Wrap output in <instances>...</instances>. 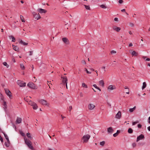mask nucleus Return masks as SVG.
<instances>
[{
  "mask_svg": "<svg viewBox=\"0 0 150 150\" xmlns=\"http://www.w3.org/2000/svg\"><path fill=\"white\" fill-rule=\"evenodd\" d=\"M24 140L25 144L27 145L28 148L32 150H33L34 149L32 145L31 142L27 139L24 138Z\"/></svg>",
  "mask_w": 150,
  "mask_h": 150,
  "instance_id": "1",
  "label": "nucleus"
},
{
  "mask_svg": "<svg viewBox=\"0 0 150 150\" xmlns=\"http://www.w3.org/2000/svg\"><path fill=\"white\" fill-rule=\"evenodd\" d=\"M27 86L33 89H36L38 88L37 86L32 82H29L27 84Z\"/></svg>",
  "mask_w": 150,
  "mask_h": 150,
  "instance_id": "2",
  "label": "nucleus"
},
{
  "mask_svg": "<svg viewBox=\"0 0 150 150\" xmlns=\"http://www.w3.org/2000/svg\"><path fill=\"white\" fill-rule=\"evenodd\" d=\"M90 135L88 134L84 135L82 138V139L83 140V143L87 142L90 138Z\"/></svg>",
  "mask_w": 150,
  "mask_h": 150,
  "instance_id": "3",
  "label": "nucleus"
},
{
  "mask_svg": "<svg viewBox=\"0 0 150 150\" xmlns=\"http://www.w3.org/2000/svg\"><path fill=\"white\" fill-rule=\"evenodd\" d=\"M29 104L33 106V108L34 110H36L38 107L37 104L35 103L32 102L31 100L29 101Z\"/></svg>",
  "mask_w": 150,
  "mask_h": 150,
  "instance_id": "4",
  "label": "nucleus"
},
{
  "mask_svg": "<svg viewBox=\"0 0 150 150\" xmlns=\"http://www.w3.org/2000/svg\"><path fill=\"white\" fill-rule=\"evenodd\" d=\"M61 78L62 79V82L63 85H66V87L67 88V79L66 76L64 77H61Z\"/></svg>",
  "mask_w": 150,
  "mask_h": 150,
  "instance_id": "5",
  "label": "nucleus"
},
{
  "mask_svg": "<svg viewBox=\"0 0 150 150\" xmlns=\"http://www.w3.org/2000/svg\"><path fill=\"white\" fill-rule=\"evenodd\" d=\"M17 83L20 87H24L26 86V83L23 81L18 80Z\"/></svg>",
  "mask_w": 150,
  "mask_h": 150,
  "instance_id": "6",
  "label": "nucleus"
},
{
  "mask_svg": "<svg viewBox=\"0 0 150 150\" xmlns=\"http://www.w3.org/2000/svg\"><path fill=\"white\" fill-rule=\"evenodd\" d=\"M4 90L6 95L8 96L10 98H11V97L12 96L11 91L7 88H5Z\"/></svg>",
  "mask_w": 150,
  "mask_h": 150,
  "instance_id": "7",
  "label": "nucleus"
},
{
  "mask_svg": "<svg viewBox=\"0 0 150 150\" xmlns=\"http://www.w3.org/2000/svg\"><path fill=\"white\" fill-rule=\"evenodd\" d=\"M62 40L64 43L66 45H68L69 43V41L67 38L64 37L62 38Z\"/></svg>",
  "mask_w": 150,
  "mask_h": 150,
  "instance_id": "8",
  "label": "nucleus"
},
{
  "mask_svg": "<svg viewBox=\"0 0 150 150\" xmlns=\"http://www.w3.org/2000/svg\"><path fill=\"white\" fill-rule=\"evenodd\" d=\"M39 102L43 105L48 106L49 104H47V102L46 100L41 99L40 100Z\"/></svg>",
  "mask_w": 150,
  "mask_h": 150,
  "instance_id": "9",
  "label": "nucleus"
},
{
  "mask_svg": "<svg viewBox=\"0 0 150 150\" xmlns=\"http://www.w3.org/2000/svg\"><path fill=\"white\" fill-rule=\"evenodd\" d=\"M33 14L34 17L35 19H36L37 20L41 18L39 13L38 14H37L35 12H34Z\"/></svg>",
  "mask_w": 150,
  "mask_h": 150,
  "instance_id": "10",
  "label": "nucleus"
},
{
  "mask_svg": "<svg viewBox=\"0 0 150 150\" xmlns=\"http://www.w3.org/2000/svg\"><path fill=\"white\" fill-rule=\"evenodd\" d=\"M144 138V135L142 134H141L139 136H138L137 138L136 142H138L140 140L143 139Z\"/></svg>",
  "mask_w": 150,
  "mask_h": 150,
  "instance_id": "11",
  "label": "nucleus"
},
{
  "mask_svg": "<svg viewBox=\"0 0 150 150\" xmlns=\"http://www.w3.org/2000/svg\"><path fill=\"white\" fill-rule=\"evenodd\" d=\"M37 11L40 13H46L47 12V11L41 8H38L37 10Z\"/></svg>",
  "mask_w": 150,
  "mask_h": 150,
  "instance_id": "12",
  "label": "nucleus"
},
{
  "mask_svg": "<svg viewBox=\"0 0 150 150\" xmlns=\"http://www.w3.org/2000/svg\"><path fill=\"white\" fill-rule=\"evenodd\" d=\"M112 28L114 30L117 32H119L121 30L120 28L117 27L116 26H113L112 27Z\"/></svg>",
  "mask_w": 150,
  "mask_h": 150,
  "instance_id": "13",
  "label": "nucleus"
},
{
  "mask_svg": "<svg viewBox=\"0 0 150 150\" xmlns=\"http://www.w3.org/2000/svg\"><path fill=\"white\" fill-rule=\"evenodd\" d=\"M121 116V112L120 111H118V113L116 114L115 116V117L118 119L120 118Z\"/></svg>",
  "mask_w": 150,
  "mask_h": 150,
  "instance_id": "14",
  "label": "nucleus"
},
{
  "mask_svg": "<svg viewBox=\"0 0 150 150\" xmlns=\"http://www.w3.org/2000/svg\"><path fill=\"white\" fill-rule=\"evenodd\" d=\"M107 129L108 132V133L112 134V133L114 131V130L111 127H110L108 128Z\"/></svg>",
  "mask_w": 150,
  "mask_h": 150,
  "instance_id": "15",
  "label": "nucleus"
},
{
  "mask_svg": "<svg viewBox=\"0 0 150 150\" xmlns=\"http://www.w3.org/2000/svg\"><path fill=\"white\" fill-rule=\"evenodd\" d=\"M12 46L13 47V49L14 50L17 52L19 51V49L18 47L17 46L14 45H12Z\"/></svg>",
  "mask_w": 150,
  "mask_h": 150,
  "instance_id": "16",
  "label": "nucleus"
},
{
  "mask_svg": "<svg viewBox=\"0 0 150 150\" xmlns=\"http://www.w3.org/2000/svg\"><path fill=\"white\" fill-rule=\"evenodd\" d=\"M115 89L116 87L115 86H113L112 85L109 86L108 88V89L110 90H113Z\"/></svg>",
  "mask_w": 150,
  "mask_h": 150,
  "instance_id": "17",
  "label": "nucleus"
},
{
  "mask_svg": "<svg viewBox=\"0 0 150 150\" xmlns=\"http://www.w3.org/2000/svg\"><path fill=\"white\" fill-rule=\"evenodd\" d=\"M2 133L4 134L5 138L7 140V142H8V143H10V142L9 140L8 137L7 135L4 132H2Z\"/></svg>",
  "mask_w": 150,
  "mask_h": 150,
  "instance_id": "18",
  "label": "nucleus"
},
{
  "mask_svg": "<svg viewBox=\"0 0 150 150\" xmlns=\"http://www.w3.org/2000/svg\"><path fill=\"white\" fill-rule=\"evenodd\" d=\"M95 105L91 104H89L88 105V109L91 110L95 108Z\"/></svg>",
  "mask_w": 150,
  "mask_h": 150,
  "instance_id": "19",
  "label": "nucleus"
},
{
  "mask_svg": "<svg viewBox=\"0 0 150 150\" xmlns=\"http://www.w3.org/2000/svg\"><path fill=\"white\" fill-rule=\"evenodd\" d=\"M22 121V119L21 118L17 117L16 120V122L18 124L20 123Z\"/></svg>",
  "mask_w": 150,
  "mask_h": 150,
  "instance_id": "20",
  "label": "nucleus"
},
{
  "mask_svg": "<svg viewBox=\"0 0 150 150\" xmlns=\"http://www.w3.org/2000/svg\"><path fill=\"white\" fill-rule=\"evenodd\" d=\"M132 55L133 56H137L138 55V53L135 51H133L132 52Z\"/></svg>",
  "mask_w": 150,
  "mask_h": 150,
  "instance_id": "21",
  "label": "nucleus"
},
{
  "mask_svg": "<svg viewBox=\"0 0 150 150\" xmlns=\"http://www.w3.org/2000/svg\"><path fill=\"white\" fill-rule=\"evenodd\" d=\"M19 43L21 44L24 45H28V43L24 42L23 40H21L19 42Z\"/></svg>",
  "mask_w": 150,
  "mask_h": 150,
  "instance_id": "22",
  "label": "nucleus"
},
{
  "mask_svg": "<svg viewBox=\"0 0 150 150\" xmlns=\"http://www.w3.org/2000/svg\"><path fill=\"white\" fill-rule=\"evenodd\" d=\"M9 38L10 39H12V41L15 42L16 41L15 38L12 35H11L9 36Z\"/></svg>",
  "mask_w": 150,
  "mask_h": 150,
  "instance_id": "23",
  "label": "nucleus"
},
{
  "mask_svg": "<svg viewBox=\"0 0 150 150\" xmlns=\"http://www.w3.org/2000/svg\"><path fill=\"white\" fill-rule=\"evenodd\" d=\"M99 82L100 84L103 87H104V83L103 80L99 81Z\"/></svg>",
  "mask_w": 150,
  "mask_h": 150,
  "instance_id": "24",
  "label": "nucleus"
},
{
  "mask_svg": "<svg viewBox=\"0 0 150 150\" xmlns=\"http://www.w3.org/2000/svg\"><path fill=\"white\" fill-rule=\"evenodd\" d=\"M26 135L30 139L32 140L33 139V137L31 136V135H30V134L29 133H27L26 134Z\"/></svg>",
  "mask_w": 150,
  "mask_h": 150,
  "instance_id": "25",
  "label": "nucleus"
},
{
  "mask_svg": "<svg viewBox=\"0 0 150 150\" xmlns=\"http://www.w3.org/2000/svg\"><path fill=\"white\" fill-rule=\"evenodd\" d=\"M128 132L129 134H131L133 133V130L131 128H129L128 130Z\"/></svg>",
  "mask_w": 150,
  "mask_h": 150,
  "instance_id": "26",
  "label": "nucleus"
},
{
  "mask_svg": "<svg viewBox=\"0 0 150 150\" xmlns=\"http://www.w3.org/2000/svg\"><path fill=\"white\" fill-rule=\"evenodd\" d=\"M146 86V84L145 82H144L143 83V86H142V89L143 90L145 88Z\"/></svg>",
  "mask_w": 150,
  "mask_h": 150,
  "instance_id": "27",
  "label": "nucleus"
},
{
  "mask_svg": "<svg viewBox=\"0 0 150 150\" xmlns=\"http://www.w3.org/2000/svg\"><path fill=\"white\" fill-rule=\"evenodd\" d=\"M136 109V106H134L133 108H130L129 111L130 112H132Z\"/></svg>",
  "mask_w": 150,
  "mask_h": 150,
  "instance_id": "28",
  "label": "nucleus"
},
{
  "mask_svg": "<svg viewBox=\"0 0 150 150\" xmlns=\"http://www.w3.org/2000/svg\"><path fill=\"white\" fill-rule=\"evenodd\" d=\"M20 18H21V20L22 22H25V20L23 18V17L22 15H20Z\"/></svg>",
  "mask_w": 150,
  "mask_h": 150,
  "instance_id": "29",
  "label": "nucleus"
},
{
  "mask_svg": "<svg viewBox=\"0 0 150 150\" xmlns=\"http://www.w3.org/2000/svg\"><path fill=\"white\" fill-rule=\"evenodd\" d=\"M93 86L95 87V88H96L97 89H98V90H99L100 91H101V90L100 88L99 87H98L96 85V84H93Z\"/></svg>",
  "mask_w": 150,
  "mask_h": 150,
  "instance_id": "30",
  "label": "nucleus"
},
{
  "mask_svg": "<svg viewBox=\"0 0 150 150\" xmlns=\"http://www.w3.org/2000/svg\"><path fill=\"white\" fill-rule=\"evenodd\" d=\"M20 67L21 68V69L22 70H24L25 69V66H24V65L23 64H20Z\"/></svg>",
  "mask_w": 150,
  "mask_h": 150,
  "instance_id": "31",
  "label": "nucleus"
},
{
  "mask_svg": "<svg viewBox=\"0 0 150 150\" xmlns=\"http://www.w3.org/2000/svg\"><path fill=\"white\" fill-rule=\"evenodd\" d=\"M3 64L4 66H6L7 68L9 67V65L7 64V63L6 62H3Z\"/></svg>",
  "mask_w": 150,
  "mask_h": 150,
  "instance_id": "32",
  "label": "nucleus"
},
{
  "mask_svg": "<svg viewBox=\"0 0 150 150\" xmlns=\"http://www.w3.org/2000/svg\"><path fill=\"white\" fill-rule=\"evenodd\" d=\"M100 7L103 8H107V6L104 4H102L100 6Z\"/></svg>",
  "mask_w": 150,
  "mask_h": 150,
  "instance_id": "33",
  "label": "nucleus"
},
{
  "mask_svg": "<svg viewBox=\"0 0 150 150\" xmlns=\"http://www.w3.org/2000/svg\"><path fill=\"white\" fill-rule=\"evenodd\" d=\"M3 105L4 106L5 108H7V105H6V103L5 101H4Z\"/></svg>",
  "mask_w": 150,
  "mask_h": 150,
  "instance_id": "34",
  "label": "nucleus"
},
{
  "mask_svg": "<svg viewBox=\"0 0 150 150\" xmlns=\"http://www.w3.org/2000/svg\"><path fill=\"white\" fill-rule=\"evenodd\" d=\"M82 86L83 87L87 88V86L84 83H82Z\"/></svg>",
  "mask_w": 150,
  "mask_h": 150,
  "instance_id": "35",
  "label": "nucleus"
},
{
  "mask_svg": "<svg viewBox=\"0 0 150 150\" xmlns=\"http://www.w3.org/2000/svg\"><path fill=\"white\" fill-rule=\"evenodd\" d=\"M105 144V142L103 141L100 142V145L102 146H103Z\"/></svg>",
  "mask_w": 150,
  "mask_h": 150,
  "instance_id": "36",
  "label": "nucleus"
},
{
  "mask_svg": "<svg viewBox=\"0 0 150 150\" xmlns=\"http://www.w3.org/2000/svg\"><path fill=\"white\" fill-rule=\"evenodd\" d=\"M10 144V143H8V142L7 143L6 142H5V145L6 146L8 147L9 146Z\"/></svg>",
  "mask_w": 150,
  "mask_h": 150,
  "instance_id": "37",
  "label": "nucleus"
},
{
  "mask_svg": "<svg viewBox=\"0 0 150 150\" xmlns=\"http://www.w3.org/2000/svg\"><path fill=\"white\" fill-rule=\"evenodd\" d=\"M84 6H85L86 9L87 10H89L90 9V7L89 6H87L85 5H84Z\"/></svg>",
  "mask_w": 150,
  "mask_h": 150,
  "instance_id": "38",
  "label": "nucleus"
},
{
  "mask_svg": "<svg viewBox=\"0 0 150 150\" xmlns=\"http://www.w3.org/2000/svg\"><path fill=\"white\" fill-rule=\"evenodd\" d=\"M138 122H139L138 121H137L136 122H133L132 123V125H136V124L138 123Z\"/></svg>",
  "mask_w": 150,
  "mask_h": 150,
  "instance_id": "39",
  "label": "nucleus"
},
{
  "mask_svg": "<svg viewBox=\"0 0 150 150\" xmlns=\"http://www.w3.org/2000/svg\"><path fill=\"white\" fill-rule=\"evenodd\" d=\"M85 71H86V73H87V74H91V72H90L89 71H88V70L87 69H86V68H85Z\"/></svg>",
  "mask_w": 150,
  "mask_h": 150,
  "instance_id": "40",
  "label": "nucleus"
},
{
  "mask_svg": "<svg viewBox=\"0 0 150 150\" xmlns=\"http://www.w3.org/2000/svg\"><path fill=\"white\" fill-rule=\"evenodd\" d=\"M20 134L23 136H25V134L23 132H22V131L20 132Z\"/></svg>",
  "mask_w": 150,
  "mask_h": 150,
  "instance_id": "41",
  "label": "nucleus"
},
{
  "mask_svg": "<svg viewBox=\"0 0 150 150\" xmlns=\"http://www.w3.org/2000/svg\"><path fill=\"white\" fill-rule=\"evenodd\" d=\"M81 63L84 64H86V63L85 60H82L81 61Z\"/></svg>",
  "mask_w": 150,
  "mask_h": 150,
  "instance_id": "42",
  "label": "nucleus"
},
{
  "mask_svg": "<svg viewBox=\"0 0 150 150\" xmlns=\"http://www.w3.org/2000/svg\"><path fill=\"white\" fill-rule=\"evenodd\" d=\"M116 51H114V50H112L111 51L110 53L111 54H114V53H116Z\"/></svg>",
  "mask_w": 150,
  "mask_h": 150,
  "instance_id": "43",
  "label": "nucleus"
},
{
  "mask_svg": "<svg viewBox=\"0 0 150 150\" xmlns=\"http://www.w3.org/2000/svg\"><path fill=\"white\" fill-rule=\"evenodd\" d=\"M132 146L134 148V147H135L136 146V143H134L132 144Z\"/></svg>",
  "mask_w": 150,
  "mask_h": 150,
  "instance_id": "44",
  "label": "nucleus"
},
{
  "mask_svg": "<svg viewBox=\"0 0 150 150\" xmlns=\"http://www.w3.org/2000/svg\"><path fill=\"white\" fill-rule=\"evenodd\" d=\"M142 126L140 124H139L137 125V127L138 128H140L142 127Z\"/></svg>",
  "mask_w": 150,
  "mask_h": 150,
  "instance_id": "45",
  "label": "nucleus"
},
{
  "mask_svg": "<svg viewBox=\"0 0 150 150\" xmlns=\"http://www.w3.org/2000/svg\"><path fill=\"white\" fill-rule=\"evenodd\" d=\"M118 134H117V133H115L114 134H113V136L115 137H117Z\"/></svg>",
  "mask_w": 150,
  "mask_h": 150,
  "instance_id": "46",
  "label": "nucleus"
},
{
  "mask_svg": "<svg viewBox=\"0 0 150 150\" xmlns=\"http://www.w3.org/2000/svg\"><path fill=\"white\" fill-rule=\"evenodd\" d=\"M28 97V96H27L26 97L24 98V100L25 101H26L27 102H28V101H30V100H28V99L27 98Z\"/></svg>",
  "mask_w": 150,
  "mask_h": 150,
  "instance_id": "47",
  "label": "nucleus"
},
{
  "mask_svg": "<svg viewBox=\"0 0 150 150\" xmlns=\"http://www.w3.org/2000/svg\"><path fill=\"white\" fill-rule=\"evenodd\" d=\"M72 109V107L71 106H70L69 108V110L70 112L71 111V110Z\"/></svg>",
  "mask_w": 150,
  "mask_h": 150,
  "instance_id": "48",
  "label": "nucleus"
},
{
  "mask_svg": "<svg viewBox=\"0 0 150 150\" xmlns=\"http://www.w3.org/2000/svg\"><path fill=\"white\" fill-rule=\"evenodd\" d=\"M123 2V0H119V3L120 4H122Z\"/></svg>",
  "mask_w": 150,
  "mask_h": 150,
  "instance_id": "49",
  "label": "nucleus"
},
{
  "mask_svg": "<svg viewBox=\"0 0 150 150\" xmlns=\"http://www.w3.org/2000/svg\"><path fill=\"white\" fill-rule=\"evenodd\" d=\"M29 52H30V54H29V55H30L31 56V55H32L33 54V51H30Z\"/></svg>",
  "mask_w": 150,
  "mask_h": 150,
  "instance_id": "50",
  "label": "nucleus"
},
{
  "mask_svg": "<svg viewBox=\"0 0 150 150\" xmlns=\"http://www.w3.org/2000/svg\"><path fill=\"white\" fill-rule=\"evenodd\" d=\"M138 144L139 145H141L142 146L144 144V143H140L139 142V143Z\"/></svg>",
  "mask_w": 150,
  "mask_h": 150,
  "instance_id": "51",
  "label": "nucleus"
},
{
  "mask_svg": "<svg viewBox=\"0 0 150 150\" xmlns=\"http://www.w3.org/2000/svg\"><path fill=\"white\" fill-rule=\"evenodd\" d=\"M114 20L115 21H118V18H115Z\"/></svg>",
  "mask_w": 150,
  "mask_h": 150,
  "instance_id": "52",
  "label": "nucleus"
},
{
  "mask_svg": "<svg viewBox=\"0 0 150 150\" xmlns=\"http://www.w3.org/2000/svg\"><path fill=\"white\" fill-rule=\"evenodd\" d=\"M79 95L80 96V97H82L83 96V94L81 92L80 93Z\"/></svg>",
  "mask_w": 150,
  "mask_h": 150,
  "instance_id": "53",
  "label": "nucleus"
},
{
  "mask_svg": "<svg viewBox=\"0 0 150 150\" xmlns=\"http://www.w3.org/2000/svg\"><path fill=\"white\" fill-rule=\"evenodd\" d=\"M13 127L15 128V129L16 130V125L14 124H13Z\"/></svg>",
  "mask_w": 150,
  "mask_h": 150,
  "instance_id": "54",
  "label": "nucleus"
},
{
  "mask_svg": "<svg viewBox=\"0 0 150 150\" xmlns=\"http://www.w3.org/2000/svg\"><path fill=\"white\" fill-rule=\"evenodd\" d=\"M120 131L119 130H117V132H116L117 133V134H119V133H120Z\"/></svg>",
  "mask_w": 150,
  "mask_h": 150,
  "instance_id": "55",
  "label": "nucleus"
},
{
  "mask_svg": "<svg viewBox=\"0 0 150 150\" xmlns=\"http://www.w3.org/2000/svg\"><path fill=\"white\" fill-rule=\"evenodd\" d=\"M121 11L123 12H125V9H123L121 10Z\"/></svg>",
  "mask_w": 150,
  "mask_h": 150,
  "instance_id": "56",
  "label": "nucleus"
},
{
  "mask_svg": "<svg viewBox=\"0 0 150 150\" xmlns=\"http://www.w3.org/2000/svg\"><path fill=\"white\" fill-rule=\"evenodd\" d=\"M133 46V44H132V43H130L129 45V47H131V46Z\"/></svg>",
  "mask_w": 150,
  "mask_h": 150,
  "instance_id": "57",
  "label": "nucleus"
},
{
  "mask_svg": "<svg viewBox=\"0 0 150 150\" xmlns=\"http://www.w3.org/2000/svg\"><path fill=\"white\" fill-rule=\"evenodd\" d=\"M148 120H149L148 123L149 124H150V116L148 118Z\"/></svg>",
  "mask_w": 150,
  "mask_h": 150,
  "instance_id": "58",
  "label": "nucleus"
},
{
  "mask_svg": "<svg viewBox=\"0 0 150 150\" xmlns=\"http://www.w3.org/2000/svg\"><path fill=\"white\" fill-rule=\"evenodd\" d=\"M146 61H150V59L149 58H147L146 59Z\"/></svg>",
  "mask_w": 150,
  "mask_h": 150,
  "instance_id": "59",
  "label": "nucleus"
},
{
  "mask_svg": "<svg viewBox=\"0 0 150 150\" xmlns=\"http://www.w3.org/2000/svg\"><path fill=\"white\" fill-rule=\"evenodd\" d=\"M130 25H131V26H132V27H133L134 25V24L133 23H130Z\"/></svg>",
  "mask_w": 150,
  "mask_h": 150,
  "instance_id": "60",
  "label": "nucleus"
},
{
  "mask_svg": "<svg viewBox=\"0 0 150 150\" xmlns=\"http://www.w3.org/2000/svg\"><path fill=\"white\" fill-rule=\"evenodd\" d=\"M148 129L149 131H150V126H149L148 127Z\"/></svg>",
  "mask_w": 150,
  "mask_h": 150,
  "instance_id": "61",
  "label": "nucleus"
},
{
  "mask_svg": "<svg viewBox=\"0 0 150 150\" xmlns=\"http://www.w3.org/2000/svg\"><path fill=\"white\" fill-rule=\"evenodd\" d=\"M12 61H13V62H15V59L14 58L12 59Z\"/></svg>",
  "mask_w": 150,
  "mask_h": 150,
  "instance_id": "62",
  "label": "nucleus"
},
{
  "mask_svg": "<svg viewBox=\"0 0 150 150\" xmlns=\"http://www.w3.org/2000/svg\"><path fill=\"white\" fill-rule=\"evenodd\" d=\"M146 58V57H145V56H143V57H142V58H143V59H145Z\"/></svg>",
  "mask_w": 150,
  "mask_h": 150,
  "instance_id": "63",
  "label": "nucleus"
},
{
  "mask_svg": "<svg viewBox=\"0 0 150 150\" xmlns=\"http://www.w3.org/2000/svg\"><path fill=\"white\" fill-rule=\"evenodd\" d=\"M129 33L130 35L132 34V32L131 31H129Z\"/></svg>",
  "mask_w": 150,
  "mask_h": 150,
  "instance_id": "64",
  "label": "nucleus"
}]
</instances>
